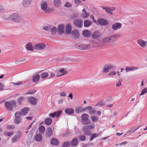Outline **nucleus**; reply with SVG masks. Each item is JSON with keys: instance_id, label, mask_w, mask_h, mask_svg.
Listing matches in <instances>:
<instances>
[{"instance_id": "5701e85b", "label": "nucleus", "mask_w": 147, "mask_h": 147, "mask_svg": "<svg viewBox=\"0 0 147 147\" xmlns=\"http://www.w3.org/2000/svg\"><path fill=\"white\" fill-rule=\"evenodd\" d=\"M40 79V76L38 74H35L33 75L32 77V81L34 83L38 82Z\"/></svg>"}, {"instance_id": "4d7b16f0", "label": "nucleus", "mask_w": 147, "mask_h": 147, "mask_svg": "<svg viewBox=\"0 0 147 147\" xmlns=\"http://www.w3.org/2000/svg\"><path fill=\"white\" fill-rule=\"evenodd\" d=\"M21 121V119H20V118H18V117H17L15 118L14 120V122L15 123L17 124H18L20 123Z\"/></svg>"}, {"instance_id": "13d9d810", "label": "nucleus", "mask_w": 147, "mask_h": 147, "mask_svg": "<svg viewBox=\"0 0 147 147\" xmlns=\"http://www.w3.org/2000/svg\"><path fill=\"white\" fill-rule=\"evenodd\" d=\"M14 126L13 125H8L6 127V129L7 130H10L14 128Z\"/></svg>"}, {"instance_id": "a18cd8bd", "label": "nucleus", "mask_w": 147, "mask_h": 147, "mask_svg": "<svg viewBox=\"0 0 147 147\" xmlns=\"http://www.w3.org/2000/svg\"><path fill=\"white\" fill-rule=\"evenodd\" d=\"M71 143L69 142H67L64 143L62 145L63 147H69L70 146Z\"/></svg>"}, {"instance_id": "680f3d73", "label": "nucleus", "mask_w": 147, "mask_h": 147, "mask_svg": "<svg viewBox=\"0 0 147 147\" xmlns=\"http://www.w3.org/2000/svg\"><path fill=\"white\" fill-rule=\"evenodd\" d=\"M116 74V72L115 71H112L110 72L109 74H107V76H114Z\"/></svg>"}, {"instance_id": "6e6552de", "label": "nucleus", "mask_w": 147, "mask_h": 147, "mask_svg": "<svg viewBox=\"0 0 147 147\" xmlns=\"http://www.w3.org/2000/svg\"><path fill=\"white\" fill-rule=\"evenodd\" d=\"M46 45L44 43H39L36 44L34 46L36 50L40 51L43 50L46 47Z\"/></svg>"}, {"instance_id": "bb28decb", "label": "nucleus", "mask_w": 147, "mask_h": 147, "mask_svg": "<svg viewBox=\"0 0 147 147\" xmlns=\"http://www.w3.org/2000/svg\"><path fill=\"white\" fill-rule=\"evenodd\" d=\"M28 100L33 105H35L36 103V98L34 97H29Z\"/></svg>"}, {"instance_id": "c03bdc74", "label": "nucleus", "mask_w": 147, "mask_h": 147, "mask_svg": "<svg viewBox=\"0 0 147 147\" xmlns=\"http://www.w3.org/2000/svg\"><path fill=\"white\" fill-rule=\"evenodd\" d=\"M76 112L77 113H79L81 112H84L83 109L80 107H77L75 109Z\"/></svg>"}, {"instance_id": "473e14b6", "label": "nucleus", "mask_w": 147, "mask_h": 147, "mask_svg": "<svg viewBox=\"0 0 147 147\" xmlns=\"http://www.w3.org/2000/svg\"><path fill=\"white\" fill-rule=\"evenodd\" d=\"M92 24V22L88 20H86L84 22V26L88 27L90 26Z\"/></svg>"}, {"instance_id": "69168bd1", "label": "nucleus", "mask_w": 147, "mask_h": 147, "mask_svg": "<svg viewBox=\"0 0 147 147\" xmlns=\"http://www.w3.org/2000/svg\"><path fill=\"white\" fill-rule=\"evenodd\" d=\"M4 10V7L2 6H0V13L3 12Z\"/></svg>"}, {"instance_id": "f704fd0d", "label": "nucleus", "mask_w": 147, "mask_h": 147, "mask_svg": "<svg viewBox=\"0 0 147 147\" xmlns=\"http://www.w3.org/2000/svg\"><path fill=\"white\" fill-rule=\"evenodd\" d=\"M91 120L93 122H96L99 120V117L95 115H92L90 117Z\"/></svg>"}, {"instance_id": "f3484780", "label": "nucleus", "mask_w": 147, "mask_h": 147, "mask_svg": "<svg viewBox=\"0 0 147 147\" xmlns=\"http://www.w3.org/2000/svg\"><path fill=\"white\" fill-rule=\"evenodd\" d=\"M65 26L63 24H60L58 26L57 31L59 34L64 33L65 30Z\"/></svg>"}, {"instance_id": "423d86ee", "label": "nucleus", "mask_w": 147, "mask_h": 147, "mask_svg": "<svg viewBox=\"0 0 147 147\" xmlns=\"http://www.w3.org/2000/svg\"><path fill=\"white\" fill-rule=\"evenodd\" d=\"M81 119L83 121V123L84 125H88L90 123V121L88 120L89 117L88 115L86 113L82 114L81 116Z\"/></svg>"}, {"instance_id": "20e7f679", "label": "nucleus", "mask_w": 147, "mask_h": 147, "mask_svg": "<svg viewBox=\"0 0 147 147\" xmlns=\"http://www.w3.org/2000/svg\"><path fill=\"white\" fill-rule=\"evenodd\" d=\"M40 7L41 9L46 13H49L53 11L52 9L48 6L47 3L45 1H42L41 2Z\"/></svg>"}, {"instance_id": "4c0bfd02", "label": "nucleus", "mask_w": 147, "mask_h": 147, "mask_svg": "<svg viewBox=\"0 0 147 147\" xmlns=\"http://www.w3.org/2000/svg\"><path fill=\"white\" fill-rule=\"evenodd\" d=\"M46 132L47 136H51L53 133L52 129L50 127H49L47 129Z\"/></svg>"}, {"instance_id": "9d476101", "label": "nucleus", "mask_w": 147, "mask_h": 147, "mask_svg": "<svg viewBox=\"0 0 147 147\" xmlns=\"http://www.w3.org/2000/svg\"><path fill=\"white\" fill-rule=\"evenodd\" d=\"M122 24L121 23L116 22L112 25L111 28L113 30H117L121 28Z\"/></svg>"}, {"instance_id": "052dcab7", "label": "nucleus", "mask_w": 147, "mask_h": 147, "mask_svg": "<svg viewBox=\"0 0 147 147\" xmlns=\"http://www.w3.org/2000/svg\"><path fill=\"white\" fill-rule=\"evenodd\" d=\"M66 7L70 8L72 6L71 4L69 2H67L65 3V4L64 5Z\"/></svg>"}, {"instance_id": "49530a36", "label": "nucleus", "mask_w": 147, "mask_h": 147, "mask_svg": "<svg viewBox=\"0 0 147 147\" xmlns=\"http://www.w3.org/2000/svg\"><path fill=\"white\" fill-rule=\"evenodd\" d=\"M140 127V126H139L136 128L134 127H133L131 128L129 130V132L132 133H134Z\"/></svg>"}, {"instance_id": "2eb2a0df", "label": "nucleus", "mask_w": 147, "mask_h": 147, "mask_svg": "<svg viewBox=\"0 0 147 147\" xmlns=\"http://www.w3.org/2000/svg\"><path fill=\"white\" fill-rule=\"evenodd\" d=\"M113 68V66L111 65L107 64L105 65L103 68V71L104 73H107L109 71L112 69Z\"/></svg>"}, {"instance_id": "6ab92c4d", "label": "nucleus", "mask_w": 147, "mask_h": 147, "mask_svg": "<svg viewBox=\"0 0 147 147\" xmlns=\"http://www.w3.org/2000/svg\"><path fill=\"white\" fill-rule=\"evenodd\" d=\"M138 44L142 47L144 48L146 46V42L142 39H139L137 41Z\"/></svg>"}, {"instance_id": "774afa93", "label": "nucleus", "mask_w": 147, "mask_h": 147, "mask_svg": "<svg viewBox=\"0 0 147 147\" xmlns=\"http://www.w3.org/2000/svg\"><path fill=\"white\" fill-rule=\"evenodd\" d=\"M96 112V111L94 109H92L89 111V114H94Z\"/></svg>"}, {"instance_id": "338daca9", "label": "nucleus", "mask_w": 147, "mask_h": 147, "mask_svg": "<svg viewBox=\"0 0 147 147\" xmlns=\"http://www.w3.org/2000/svg\"><path fill=\"white\" fill-rule=\"evenodd\" d=\"M55 76V74L53 73H51L50 74V78H54Z\"/></svg>"}, {"instance_id": "9b49d317", "label": "nucleus", "mask_w": 147, "mask_h": 147, "mask_svg": "<svg viewBox=\"0 0 147 147\" xmlns=\"http://www.w3.org/2000/svg\"><path fill=\"white\" fill-rule=\"evenodd\" d=\"M32 0H22V4L24 7H28L31 5Z\"/></svg>"}, {"instance_id": "f257e3e1", "label": "nucleus", "mask_w": 147, "mask_h": 147, "mask_svg": "<svg viewBox=\"0 0 147 147\" xmlns=\"http://www.w3.org/2000/svg\"><path fill=\"white\" fill-rule=\"evenodd\" d=\"M100 47L99 44L96 42H93L89 44H77L75 45V47L79 49L84 50H89L92 47Z\"/></svg>"}, {"instance_id": "79ce46f5", "label": "nucleus", "mask_w": 147, "mask_h": 147, "mask_svg": "<svg viewBox=\"0 0 147 147\" xmlns=\"http://www.w3.org/2000/svg\"><path fill=\"white\" fill-rule=\"evenodd\" d=\"M39 130L41 133H43L45 131V128L44 126L40 125L39 127Z\"/></svg>"}, {"instance_id": "dca6fc26", "label": "nucleus", "mask_w": 147, "mask_h": 147, "mask_svg": "<svg viewBox=\"0 0 147 147\" xmlns=\"http://www.w3.org/2000/svg\"><path fill=\"white\" fill-rule=\"evenodd\" d=\"M25 47L27 51H33L34 49L32 44L30 42H28L25 45Z\"/></svg>"}, {"instance_id": "5fc2aeb1", "label": "nucleus", "mask_w": 147, "mask_h": 147, "mask_svg": "<svg viewBox=\"0 0 147 147\" xmlns=\"http://www.w3.org/2000/svg\"><path fill=\"white\" fill-rule=\"evenodd\" d=\"M147 92V88H144L142 91L141 93L140 94V96H141L144 95Z\"/></svg>"}, {"instance_id": "3c124183", "label": "nucleus", "mask_w": 147, "mask_h": 147, "mask_svg": "<svg viewBox=\"0 0 147 147\" xmlns=\"http://www.w3.org/2000/svg\"><path fill=\"white\" fill-rule=\"evenodd\" d=\"M36 92V90H30L28 92H26V94L27 95L33 94L35 93Z\"/></svg>"}, {"instance_id": "a211bd4d", "label": "nucleus", "mask_w": 147, "mask_h": 147, "mask_svg": "<svg viewBox=\"0 0 147 147\" xmlns=\"http://www.w3.org/2000/svg\"><path fill=\"white\" fill-rule=\"evenodd\" d=\"M101 35V34L99 31H96L93 33L92 37L94 39H96L99 38Z\"/></svg>"}, {"instance_id": "c85d7f7f", "label": "nucleus", "mask_w": 147, "mask_h": 147, "mask_svg": "<svg viewBox=\"0 0 147 147\" xmlns=\"http://www.w3.org/2000/svg\"><path fill=\"white\" fill-rule=\"evenodd\" d=\"M65 113L67 114H72L74 113V110L72 108H67L65 109Z\"/></svg>"}, {"instance_id": "b1692460", "label": "nucleus", "mask_w": 147, "mask_h": 147, "mask_svg": "<svg viewBox=\"0 0 147 147\" xmlns=\"http://www.w3.org/2000/svg\"><path fill=\"white\" fill-rule=\"evenodd\" d=\"M71 34L75 38H78L79 37V33L77 30H73Z\"/></svg>"}, {"instance_id": "7c9ffc66", "label": "nucleus", "mask_w": 147, "mask_h": 147, "mask_svg": "<svg viewBox=\"0 0 147 147\" xmlns=\"http://www.w3.org/2000/svg\"><path fill=\"white\" fill-rule=\"evenodd\" d=\"M51 142L52 144L55 146L57 145L59 143L58 140L55 138H53L51 139Z\"/></svg>"}, {"instance_id": "0e129e2a", "label": "nucleus", "mask_w": 147, "mask_h": 147, "mask_svg": "<svg viewBox=\"0 0 147 147\" xmlns=\"http://www.w3.org/2000/svg\"><path fill=\"white\" fill-rule=\"evenodd\" d=\"M51 28V27L49 26H44L43 28V29L45 31H48Z\"/></svg>"}, {"instance_id": "0eeeda50", "label": "nucleus", "mask_w": 147, "mask_h": 147, "mask_svg": "<svg viewBox=\"0 0 147 147\" xmlns=\"http://www.w3.org/2000/svg\"><path fill=\"white\" fill-rule=\"evenodd\" d=\"M16 104L15 101H12L11 102H7L5 103V106L9 111H11L13 109V106L15 107Z\"/></svg>"}, {"instance_id": "f03ea898", "label": "nucleus", "mask_w": 147, "mask_h": 147, "mask_svg": "<svg viewBox=\"0 0 147 147\" xmlns=\"http://www.w3.org/2000/svg\"><path fill=\"white\" fill-rule=\"evenodd\" d=\"M8 20H11L13 22L18 23H21L22 19L17 13H13L10 15L8 18Z\"/></svg>"}, {"instance_id": "8fccbe9b", "label": "nucleus", "mask_w": 147, "mask_h": 147, "mask_svg": "<svg viewBox=\"0 0 147 147\" xmlns=\"http://www.w3.org/2000/svg\"><path fill=\"white\" fill-rule=\"evenodd\" d=\"M21 115V112H17L15 114V118L18 117V118H20Z\"/></svg>"}, {"instance_id": "412c9836", "label": "nucleus", "mask_w": 147, "mask_h": 147, "mask_svg": "<svg viewBox=\"0 0 147 147\" xmlns=\"http://www.w3.org/2000/svg\"><path fill=\"white\" fill-rule=\"evenodd\" d=\"M138 69V67L133 66L126 67L125 68V70L126 72H127L131 71H134Z\"/></svg>"}, {"instance_id": "a19ab883", "label": "nucleus", "mask_w": 147, "mask_h": 147, "mask_svg": "<svg viewBox=\"0 0 147 147\" xmlns=\"http://www.w3.org/2000/svg\"><path fill=\"white\" fill-rule=\"evenodd\" d=\"M57 30V28L55 27H53L51 28L50 32L52 34L54 35L56 34Z\"/></svg>"}, {"instance_id": "e2e57ef3", "label": "nucleus", "mask_w": 147, "mask_h": 147, "mask_svg": "<svg viewBox=\"0 0 147 147\" xmlns=\"http://www.w3.org/2000/svg\"><path fill=\"white\" fill-rule=\"evenodd\" d=\"M4 87V84L1 82H0V91L3 90Z\"/></svg>"}, {"instance_id": "ea45409f", "label": "nucleus", "mask_w": 147, "mask_h": 147, "mask_svg": "<svg viewBox=\"0 0 147 147\" xmlns=\"http://www.w3.org/2000/svg\"><path fill=\"white\" fill-rule=\"evenodd\" d=\"M49 75V74L47 72H43L40 75L41 78L42 79H45L47 78Z\"/></svg>"}, {"instance_id": "cd10ccee", "label": "nucleus", "mask_w": 147, "mask_h": 147, "mask_svg": "<svg viewBox=\"0 0 147 147\" xmlns=\"http://www.w3.org/2000/svg\"><path fill=\"white\" fill-rule=\"evenodd\" d=\"M29 110V109L28 107L24 108L21 110V113L22 115H25Z\"/></svg>"}, {"instance_id": "ddd939ff", "label": "nucleus", "mask_w": 147, "mask_h": 147, "mask_svg": "<svg viewBox=\"0 0 147 147\" xmlns=\"http://www.w3.org/2000/svg\"><path fill=\"white\" fill-rule=\"evenodd\" d=\"M98 24L102 26H105L108 24V21L105 19L103 18H100L97 20Z\"/></svg>"}, {"instance_id": "39448f33", "label": "nucleus", "mask_w": 147, "mask_h": 147, "mask_svg": "<svg viewBox=\"0 0 147 147\" xmlns=\"http://www.w3.org/2000/svg\"><path fill=\"white\" fill-rule=\"evenodd\" d=\"M120 37V35L118 34H115L111 36L103 38L102 41L106 43H109L111 42H114L116 40V38Z\"/></svg>"}, {"instance_id": "7ed1b4c3", "label": "nucleus", "mask_w": 147, "mask_h": 147, "mask_svg": "<svg viewBox=\"0 0 147 147\" xmlns=\"http://www.w3.org/2000/svg\"><path fill=\"white\" fill-rule=\"evenodd\" d=\"M89 124L90 125H89L84 126L82 128V130L84 132V134L87 136H90L91 133L90 129H94L95 128V125L94 123L91 124L90 122Z\"/></svg>"}, {"instance_id": "4468645a", "label": "nucleus", "mask_w": 147, "mask_h": 147, "mask_svg": "<svg viewBox=\"0 0 147 147\" xmlns=\"http://www.w3.org/2000/svg\"><path fill=\"white\" fill-rule=\"evenodd\" d=\"M74 23L76 27L81 28L82 26L83 20H82L76 19L74 20Z\"/></svg>"}, {"instance_id": "58836bf2", "label": "nucleus", "mask_w": 147, "mask_h": 147, "mask_svg": "<svg viewBox=\"0 0 147 147\" xmlns=\"http://www.w3.org/2000/svg\"><path fill=\"white\" fill-rule=\"evenodd\" d=\"M78 142V140L77 138H75L72 140L71 144L73 146L77 145Z\"/></svg>"}, {"instance_id": "c9c22d12", "label": "nucleus", "mask_w": 147, "mask_h": 147, "mask_svg": "<svg viewBox=\"0 0 147 147\" xmlns=\"http://www.w3.org/2000/svg\"><path fill=\"white\" fill-rule=\"evenodd\" d=\"M52 119L50 118H47L45 120V123L47 125H50L52 122Z\"/></svg>"}, {"instance_id": "4be33fe9", "label": "nucleus", "mask_w": 147, "mask_h": 147, "mask_svg": "<svg viewBox=\"0 0 147 147\" xmlns=\"http://www.w3.org/2000/svg\"><path fill=\"white\" fill-rule=\"evenodd\" d=\"M65 29L66 33L67 34H70L71 32L72 29L71 24H67L66 26Z\"/></svg>"}, {"instance_id": "bf43d9fd", "label": "nucleus", "mask_w": 147, "mask_h": 147, "mask_svg": "<svg viewBox=\"0 0 147 147\" xmlns=\"http://www.w3.org/2000/svg\"><path fill=\"white\" fill-rule=\"evenodd\" d=\"M94 145V144L92 142L88 143L87 144L84 145L82 147H88V146H92Z\"/></svg>"}, {"instance_id": "72a5a7b5", "label": "nucleus", "mask_w": 147, "mask_h": 147, "mask_svg": "<svg viewBox=\"0 0 147 147\" xmlns=\"http://www.w3.org/2000/svg\"><path fill=\"white\" fill-rule=\"evenodd\" d=\"M42 138V135L40 134H38L34 137V139L36 141H40Z\"/></svg>"}, {"instance_id": "6e6d98bb", "label": "nucleus", "mask_w": 147, "mask_h": 147, "mask_svg": "<svg viewBox=\"0 0 147 147\" xmlns=\"http://www.w3.org/2000/svg\"><path fill=\"white\" fill-rule=\"evenodd\" d=\"M24 100V98L23 96H20L18 99V101L19 104L21 103Z\"/></svg>"}, {"instance_id": "603ef678", "label": "nucleus", "mask_w": 147, "mask_h": 147, "mask_svg": "<svg viewBox=\"0 0 147 147\" xmlns=\"http://www.w3.org/2000/svg\"><path fill=\"white\" fill-rule=\"evenodd\" d=\"M127 143V141L124 142L122 143H120L119 144H116L115 146L117 147H119L120 146H121L122 145H125Z\"/></svg>"}, {"instance_id": "2f4dec72", "label": "nucleus", "mask_w": 147, "mask_h": 147, "mask_svg": "<svg viewBox=\"0 0 147 147\" xmlns=\"http://www.w3.org/2000/svg\"><path fill=\"white\" fill-rule=\"evenodd\" d=\"M82 11L83 13L82 15L83 18H86L90 15V13H87L86 10L85 9H84Z\"/></svg>"}, {"instance_id": "f8f14e48", "label": "nucleus", "mask_w": 147, "mask_h": 147, "mask_svg": "<svg viewBox=\"0 0 147 147\" xmlns=\"http://www.w3.org/2000/svg\"><path fill=\"white\" fill-rule=\"evenodd\" d=\"M102 8L105 10V11L111 15H113L112 12L114 11L115 8V7H102Z\"/></svg>"}, {"instance_id": "a878e982", "label": "nucleus", "mask_w": 147, "mask_h": 147, "mask_svg": "<svg viewBox=\"0 0 147 147\" xmlns=\"http://www.w3.org/2000/svg\"><path fill=\"white\" fill-rule=\"evenodd\" d=\"M54 4L57 7H61V0H53Z\"/></svg>"}, {"instance_id": "1a4fd4ad", "label": "nucleus", "mask_w": 147, "mask_h": 147, "mask_svg": "<svg viewBox=\"0 0 147 147\" xmlns=\"http://www.w3.org/2000/svg\"><path fill=\"white\" fill-rule=\"evenodd\" d=\"M68 73L67 69L64 68L59 69L57 72L56 76L57 77H60L66 75Z\"/></svg>"}, {"instance_id": "393cba45", "label": "nucleus", "mask_w": 147, "mask_h": 147, "mask_svg": "<svg viewBox=\"0 0 147 147\" xmlns=\"http://www.w3.org/2000/svg\"><path fill=\"white\" fill-rule=\"evenodd\" d=\"M21 135V134L20 132H18L17 134L15 135L12 139V141L13 142H15L17 141L18 139L19 138Z\"/></svg>"}, {"instance_id": "864d4df0", "label": "nucleus", "mask_w": 147, "mask_h": 147, "mask_svg": "<svg viewBox=\"0 0 147 147\" xmlns=\"http://www.w3.org/2000/svg\"><path fill=\"white\" fill-rule=\"evenodd\" d=\"M79 138L80 140L84 141L86 140V137L84 135H82L79 136Z\"/></svg>"}, {"instance_id": "aec40b11", "label": "nucleus", "mask_w": 147, "mask_h": 147, "mask_svg": "<svg viewBox=\"0 0 147 147\" xmlns=\"http://www.w3.org/2000/svg\"><path fill=\"white\" fill-rule=\"evenodd\" d=\"M61 113L62 111L61 110H59L57 112L49 114V116L52 117H58L61 114Z\"/></svg>"}, {"instance_id": "e433bc0d", "label": "nucleus", "mask_w": 147, "mask_h": 147, "mask_svg": "<svg viewBox=\"0 0 147 147\" xmlns=\"http://www.w3.org/2000/svg\"><path fill=\"white\" fill-rule=\"evenodd\" d=\"M105 101L102 100L99 101L95 105V107H99L103 106L105 105Z\"/></svg>"}, {"instance_id": "09e8293b", "label": "nucleus", "mask_w": 147, "mask_h": 147, "mask_svg": "<svg viewBox=\"0 0 147 147\" xmlns=\"http://www.w3.org/2000/svg\"><path fill=\"white\" fill-rule=\"evenodd\" d=\"M92 109V107L91 106H88L86 107H85L83 108V111L84 112L87 111L88 110H89Z\"/></svg>"}, {"instance_id": "37998d69", "label": "nucleus", "mask_w": 147, "mask_h": 147, "mask_svg": "<svg viewBox=\"0 0 147 147\" xmlns=\"http://www.w3.org/2000/svg\"><path fill=\"white\" fill-rule=\"evenodd\" d=\"M13 133L14 132L12 131L9 132L7 131H5L4 133L5 136H7L9 137L11 136Z\"/></svg>"}, {"instance_id": "c756f323", "label": "nucleus", "mask_w": 147, "mask_h": 147, "mask_svg": "<svg viewBox=\"0 0 147 147\" xmlns=\"http://www.w3.org/2000/svg\"><path fill=\"white\" fill-rule=\"evenodd\" d=\"M83 35L86 37H89L91 34L90 32L88 30H85L83 32Z\"/></svg>"}, {"instance_id": "de8ad7c7", "label": "nucleus", "mask_w": 147, "mask_h": 147, "mask_svg": "<svg viewBox=\"0 0 147 147\" xmlns=\"http://www.w3.org/2000/svg\"><path fill=\"white\" fill-rule=\"evenodd\" d=\"M98 134H93L91 136V138L90 139V141H92L94 138H96L99 136Z\"/></svg>"}]
</instances>
